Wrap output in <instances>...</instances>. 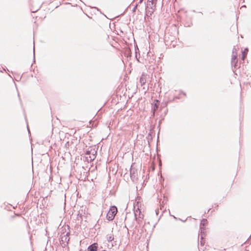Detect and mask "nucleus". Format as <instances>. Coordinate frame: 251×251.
<instances>
[{
    "mask_svg": "<svg viewBox=\"0 0 251 251\" xmlns=\"http://www.w3.org/2000/svg\"><path fill=\"white\" fill-rule=\"evenodd\" d=\"M117 213V208L115 206L110 207L108 213H107L106 218L109 221H112Z\"/></svg>",
    "mask_w": 251,
    "mask_h": 251,
    "instance_id": "obj_1",
    "label": "nucleus"
},
{
    "mask_svg": "<svg viewBox=\"0 0 251 251\" xmlns=\"http://www.w3.org/2000/svg\"><path fill=\"white\" fill-rule=\"evenodd\" d=\"M143 0H140L139 1V3H141L143 2Z\"/></svg>",
    "mask_w": 251,
    "mask_h": 251,
    "instance_id": "obj_22",
    "label": "nucleus"
},
{
    "mask_svg": "<svg viewBox=\"0 0 251 251\" xmlns=\"http://www.w3.org/2000/svg\"><path fill=\"white\" fill-rule=\"evenodd\" d=\"M135 219L137 223L140 225L141 223L142 222V217H137V216L135 217Z\"/></svg>",
    "mask_w": 251,
    "mask_h": 251,
    "instance_id": "obj_10",
    "label": "nucleus"
},
{
    "mask_svg": "<svg viewBox=\"0 0 251 251\" xmlns=\"http://www.w3.org/2000/svg\"><path fill=\"white\" fill-rule=\"evenodd\" d=\"M141 209H140L139 208H137V209L134 211V216L135 217L137 216L138 215V214H140V213H141Z\"/></svg>",
    "mask_w": 251,
    "mask_h": 251,
    "instance_id": "obj_11",
    "label": "nucleus"
},
{
    "mask_svg": "<svg viewBox=\"0 0 251 251\" xmlns=\"http://www.w3.org/2000/svg\"><path fill=\"white\" fill-rule=\"evenodd\" d=\"M201 245H203L204 244V242L203 241V236L202 234H201Z\"/></svg>",
    "mask_w": 251,
    "mask_h": 251,
    "instance_id": "obj_13",
    "label": "nucleus"
},
{
    "mask_svg": "<svg viewBox=\"0 0 251 251\" xmlns=\"http://www.w3.org/2000/svg\"><path fill=\"white\" fill-rule=\"evenodd\" d=\"M155 213H156V214L157 215L159 214V210L158 209H156L155 210Z\"/></svg>",
    "mask_w": 251,
    "mask_h": 251,
    "instance_id": "obj_19",
    "label": "nucleus"
},
{
    "mask_svg": "<svg viewBox=\"0 0 251 251\" xmlns=\"http://www.w3.org/2000/svg\"><path fill=\"white\" fill-rule=\"evenodd\" d=\"M181 93H182L184 96H186V93H184V92H182V91H181Z\"/></svg>",
    "mask_w": 251,
    "mask_h": 251,
    "instance_id": "obj_20",
    "label": "nucleus"
},
{
    "mask_svg": "<svg viewBox=\"0 0 251 251\" xmlns=\"http://www.w3.org/2000/svg\"><path fill=\"white\" fill-rule=\"evenodd\" d=\"M235 53H237V50L235 47H234L232 50V54H234Z\"/></svg>",
    "mask_w": 251,
    "mask_h": 251,
    "instance_id": "obj_14",
    "label": "nucleus"
},
{
    "mask_svg": "<svg viewBox=\"0 0 251 251\" xmlns=\"http://www.w3.org/2000/svg\"><path fill=\"white\" fill-rule=\"evenodd\" d=\"M175 99H179V97H175Z\"/></svg>",
    "mask_w": 251,
    "mask_h": 251,
    "instance_id": "obj_24",
    "label": "nucleus"
},
{
    "mask_svg": "<svg viewBox=\"0 0 251 251\" xmlns=\"http://www.w3.org/2000/svg\"><path fill=\"white\" fill-rule=\"evenodd\" d=\"M37 10H35V11H31L32 12H35L37 11Z\"/></svg>",
    "mask_w": 251,
    "mask_h": 251,
    "instance_id": "obj_26",
    "label": "nucleus"
},
{
    "mask_svg": "<svg viewBox=\"0 0 251 251\" xmlns=\"http://www.w3.org/2000/svg\"><path fill=\"white\" fill-rule=\"evenodd\" d=\"M137 217H142V219H143L144 218V215L143 214H142V213H140V214H138V215L137 216Z\"/></svg>",
    "mask_w": 251,
    "mask_h": 251,
    "instance_id": "obj_16",
    "label": "nucleus"
},
{
    "mask_svg": "<svg viewBox=\"0 0 251 251\" xmlns=\"http://www.w3.org/2000/svg\"><path fill=\"white\" fill-rule=\"evenodd\" d=\"M97 151L95 149H91L90 150L88 149L86 151L85 154L87 155L86 157L88 162L93 161L96 158V154Z\"/></svg>",
    "mask_w": 251,
    "mask_h": 251,
    "instance_id": "obj_2",
    "label": "nucleus"
},
{
    "mask_svg": "<svg viewBox=\"0 0 251 251\" xmlns=\"http://www.w3.org/2000/svg\"><path fill=\"white\" fill-rule=\"evenodd\" d=\"M130 177L133 182H136L138 180V171L132 165L130 168Z\"/></svg>",
    "mask_w": 251,
    "mask_h": 251,
    "instance_id": "obj_3",
    "label": "nucleus"
},
{
    "mask_svg": "<svg viewBox=\"0 0 251 251\" xmlns=\"http://www.w3.org/2000/svg\"><path fill=\"white\" fill-rule=\"evenodd\" d=\"M214 205L215 207H218V205L217 204L215 203Z\"/></svg>",
    "mask_w": 251,
    "mask_h": 251,
    "instance_id": "obj_23",
    "label": "nucleus"
},
{
    "mask_svg": "<svg viewBox=\"0 0 251 251\" xmlns=\"http://www.w3.org/2000/svg\"><path fill=\"white\" fill-rule=\"evenodd\" d=\"M210 209H211L210 208V209H209L207 210V212H209V211L210 210Z\"/></svg>",
    "mask_w": 251,
    "mask_h": 251,
    "instance_id": "obj_27",
    "label": "nucleus"
},
{
    "mask_svg": "<svg viewBox=\"0 0 251 251\" xmlns=\"http://www.w3.org/2000/svg\"><path fill=\"white\" fill-rule=\"evenodd\" d=\"M137 6H138V4H136L135 5V6H134V7L133 8V10H132L133 12H134L135 11V10H136V9L137 7Z\"/></svg>",
    "mask_w": 251,
    "mask_h": 251,
    "instance_id": "obj_17",
    "label": "nucleus"
},
{
    "mask_svg": "<svg viewBox=\"0 0 251 251\" xmlns=\"http://www.w3.org/2000/svg\"><path fill=\"white\" fill-rule=\"evenodd\" d=\"M27 129H28V126H27ZM28 130L29 131V129H28Z\"/></svg>",
    "mask_w": 251,
    "mask_h": 251,
    "instance_id": "obj_30",
    "label": "nucleus"
},
{
    "mask_svg": "<svg viewBox=\"0 0 251 251\" xmlns=\"http://www.w3.org/2000/svg\"><path fill=\"white\" fill-rule=\"evenodd\" d=\"M163 207H164V206H163V205H161V206H160V209H161V210H162V209H163Z\"/></svg>",
    "mask_w": 251,
    "mask_h": 251,
    "instance_id": "obj_21",
    "label": "nucleus"
},
{
    "mask_svg": "<svg viewBox=\"0 0 251 251\" xmlns=\"http://www.w3.org/2000/svg\"><path fill=\"white\" fill-rule=\"evenodd\" d=\"M33 61H35V51H34V47H33Z\"/></svg>",
    "mask_w": 251,
    "mask_h": 251,
    "instance_id": "obj_18",
    "label": "nucleus"
},
{
    "mask_svg": "<svg viewBox=\"0 0 251 251\" xmlns=\"http://www.w3.org/2000/svg\"><path fill=\"white\" fill-rule=\"evenodd\" d=\"M208 222L207 220L206 219H202L200 225V229L202 230V227H201V226H205L207 224Z\"/></svg>",
    "mask_w": 251,
    "mask_h": 251,
    "instance_id": "obj_8",
    "label": "nucleus"
},
{
    "mask_svg": "<svg viewBox=\"0 0 251 251\" xmlns=\"http://www.w3.org/2000/svg\"><path fill=\"white\" fill-rule=\"evenodd\" d=\"M151 133H149L148 134V136H151Z\"/></svg>",
    "mask_w": 251,
    "mask_h": 251,
    "instance_id": "obj_25",
    "label": "nucleus"
},
{
    "mask_svg": "<svg viewBox=\"0 0 251 251\" xmlns=\"http://www.w3.org/2000/svg\"><path fill=\"white\" fill-rule=\"evenodd\" d=\"M156 1V0H148V1L151 2V4L154 5V6H155Z\"/></svg>",
    "mask_w": 251,
    "mask_h": 251,
    "instance_id": "obj_12",
    "label": "nucleus"
},
{
    "mask_svg": "<svg viewBox=\"0 0 251 251\" xmlns=\"http://www.w3.org/2000/svg\"><path fill=\"white\" fill-rule=\"evenodd\" d=\"M106 239L108 242H111L114 240V237L113 235L110 234V235H107L106 236Z\"/></svg>",
    "mask_w": 251,
    "mask_h": 251,
    "instance_id": "obj_9",
    "label": "nucleus"
},
{
    "mask_svg": "<svg viewBox=\"0 0 251 251\" xmlns=\"http://www.w3.org/2000/svg\"><path fill=\"white\" fill-rule=\"evenodd\" d=\"M126 174H125L124 175V177H125V176H126Z\"/></svg>",
    "mask_w": 251,
    "mask_h": 251,
    "instance_id": "obj_28",
    "label": "nucleus"
},
{
    "mask_svg": "<svg viewBox=\"0 0 251 251\" xmlns=\"http://www.w3.org/2000/svg\"><path fill=\"white\" fill-rule=\"evenodd\" d=\"M159 107V101L158 100H156V102H154L153 104L152 111L153 114H154V112L157 111Z\"/></svg>",
    "mask_w": 251,
    "mask_h": 251,
    "instance_id": "obj_5",
    "label": "nucleus"
},
{
    "mask_svg": "<svg viewBox=\"0 0 251 251\" xmlns=\"http://www.w3.org/2000/svg\"><path fill=\"white\" fill-rule=\"evenodd\" d=\"M139 81L142 86L144 85L146 82V76L144 75H142L140 78Z\"/></svg>",
    "mask_w": 251,
    "mask_h": 251,
    "instance_id": "obj_7",
    "label": "nucleus"
},
{
    "mask_svg": "<svg viewBox=\"0 0 251 251\" xmlns=\"http://www.w3.org/2000/svg\"><path fill=\"white\" fill-rule=\"evenodd\" d=\"M238 62L237 53H235L234 54H232V58H231V65H233L234 64V62Z\"/></svg>",
    "mask_w": 251,
    "mask_h": 251,
    "instance_id": "obj_6",
    "label": "nucleus"
},
{
    "mask_svg": "<svg viewBox=\"0 0 251 251\" xmlns=\"http://www.w3.org/2000/svg\"><path fill=\"white\" fill-rule=\"evenodd\" d=\"M173 217L175 218V219H176V218L175 217V216H173Z\"/></svg>",
    "mask_w": 251,
    "mask_h": 251,
    "instance_id": "obj_29",
    "label": "nucleus"
},
{
    "mask_svg": "<svg viewBox=\"0 0 251 251\" xmlns=\"http://www.w3.org/2000/svg\"><path fill=\"white\" fill-rule=\"evenodd\" d=\"M237 63L238 62H234L233 65H231L232 67H234L235 69H236L237 68Z\"/></svg>",
    "mask_w": 251,
    "mask_h": 251,
    "instance_id": "obj_15",
    "label": "nucleus"
},
{
    "mask_svg": "<svg viewBox=\"0 0 251 251\" xmlns=\"http://www.w3.org/2000/svg\"><path fill=\"white\" fill-rule=\"evenodd\" d=\"M98 249V244L97 243H94L88 246V251H97Z\"/></svg>",
    "mask_w": 251,
    "mask_h": 251,
    "instance_id": "obj_4",
    "label": "nucleus"
}]
</instances>
